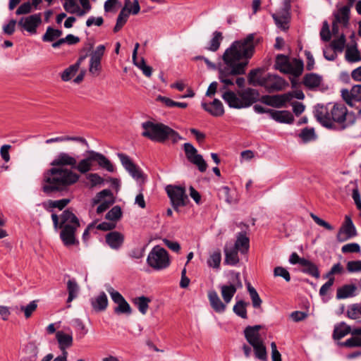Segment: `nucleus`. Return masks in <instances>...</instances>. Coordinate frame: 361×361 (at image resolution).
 <instances>
[{
	"label": "nucleus",
	"mask_w": 361,
	"mask_h": 361,
	"mask_svg": "<svg viewBox=\"0 0 361 361\" xmlns=\"http://www.w3.org/2000/svg\"><path fill=\"white\" fill-rule=\"evenodd\" d=\"M259 42L260 39H255V34L251 33L243 39L233 42L230 47L226 49L223 55V61L226 66L219 70V80L224 83L220 88L221 92L228 90V87L234 85L233 76L245 73L248 62L240 60L250 59L255 53L256 45Z\"/></svg>",
	"instance_id": "1"
},
{
	"label": "nucleus",
	"mask_w": 361,
	"mask_h": 361,
	"mask_svg": "<svg viewBox=\"0 0 361 361\" xmlns=\"http://www.w3.org/2000/svg\"><path fill=\"white\" fill-rule=\"evenodd\" d=\"M77 159L67 152H59L51 162V169L44 173L42 190L49 194L61 191L77 183L80 176L74 172Z\"/></svg>",
	"instance_id": "2"
},
{
	"label": "nucleus",
	"mask_w": 361,
	"mask_h": 361,
	"mask_svg": "<svg viewBox=\"0 0 361 361\" xmlns=\"http://www.w3.org/2000/svg\"><path fill=\"white\" fill-rule=\"evenodd\" d=\"M348 115V109L343 104H328L326 106L317 105L314 111L317 120L324 127L332 129L334 128V123L342 126V129L345 128L348 125L344 123Z\"/></svg>",
	"instance_id": "3"
},
{
	"label": "nucleus",
	"mask_w": 361,
	"mask_h": 361,
	"mask_svg": "<svg viewBox=\"0 0 361 361\" xmlns=\"http://www.w3.org/2000/svg\"><path fill=\"white\" fill-rule=\"evenodd\" d=\"M142 136L154 142L164 143L171 140L173 144H176L183 139L177 131L162 123L147 121L142 123Z\"/></svg>",
	"instance_id": "4"
},
{
	"label": "nucleus",
	"mask_w": 361,
	"mask_h": 361,
	"mask_svg": "<svg viewBox=\"0 0 361 361\" xmlns=\"http://www.w3.org/2000/svg\"><path fill=\"white\" fill-rule=\"evenodd\" d=\"M261 72V68L250 71L247 76L250 85L263 87L269 93L281 91L288 86V83L283 78L275 74L268 73L265 76H258Z\"/></svg>",
	"instance_id": "5"
},
{
	"label": "nucleus",
	"mask_w": 361,
	"mask_h": 361,
	"mask_svg": "<svg viewBox=\"0 0 361 361\" xmlns=\"http://www.w3.org/2000/svg\"><path fill=\"white\" fill-rule=\"evenodd\" d=\"M86 153L87 155L79 162L77 161L74 169L85 174L92 170V164L96 161L100 167L109 172L114 171V166L104 154L93 150H88Z\"/></svg>",
	"instance_id": "6"
},
{
	"label": "nucleus",
	"mask_w": 361,
	"mask_h": 361,
	"mask_svg": "<svg viewBox=\"0 0 361 361\" xmlns=\"http://www.w3.org/2000/svg\"><path fill=\"white\" fill-rule=\"evenodd\" d=\"M147 264L154 270H162L170 265L168 252L157 245L152 248L147 259Z\"/></svg>",
	"instance_id": "7"
},
{
	"label": "nucleus",
	"mask_w": 361,
	"mask_h": 361,
	"mask_svg": "<svg viewBox=\"0 0 361 361\" xmlns=\"http://www.w3.org/2000/svg\"><path fill=\"white\" fill-rule=\"evenodd\" d=\"M165 190L173 209L176 212H179V207H185L190 202L185 187L168 185Z\"/></svg>",
	"instance_id": "8"
},
{
	"label": "nucleus",
	"mask_w": 361,
	"mask_h": 361,
	"mask_svg": "<svg viewBox=\"0 0 361 361\" xmlns=\"http://www.w3.org/2000/svg\"><path fill=\"white\" fill-rule=\"evenodd\" d=\"M51 219L56 230L65 228L66 225L77 228L80 227L78 218L69 209L64 210L60 217L56 214H52Z\"/></svg>",
	"instance_id": "9"
},
{
	"label": "nucleus",
	"mask_w": 361,
	"mask_h": 361,
	"mask_svg": "<svg viewBox=\"0 0 361 361\" xmlns=\"http://www.w3.org/2000/svg\"><path fill=\"white\" fill-rule=\"evenodd\" d=\"M106 291L110 295L111 300L117 306L114 308V312L117 314H132V308L123 298V296L117 290H114L111 286L106 288Z\"/></svg>",
	"instance_id": "10"
},
{
	"label": "nucleus",
	"mask_w": 361,
	"mask_h": 361,
	"mask_svg": "<svg viewBox=\"0 0 361 361\" xmlns=\"http://www.w3.org/2000/svg\"><path fill=\"white\" fill-rule=\"evenodd\" d=\"M183 149L187 159L195 165L200 172H204L207 170V164L203 159V157L197 154V149L191 143H185L183 145Z\"/></svg>",
	"instance_id": "11"
},
{
	"label": "nucleus",
	"mask_w": 361,
	"mask_h": 361,
	"mask_svg": "<svg viewBox=\"0 0 361 361\" xmlns=\"http://www.w3.org/2000/svg\"><path fill=\"white\" fill-rule=\"evenodd\" d=\"M233 283L230 285H222L220 286L221 296L226 304L229 303L238 288L243 287L240 280V275L238 272L232 273Z\"/></svg>",
	"instance_id": "12"
},
{
	"label": "nucleus",
	"mask_w": 361,
	"mask_h": 361,
	"mask_svg": "<svg viewBox=\"0 0 361 361\" xmlns=\"http://www.w3.org/2000/svg\"><path fill=\"white\" fill-rule=\"evenodd\" d=\"M42 23L41 14L37 13L21 18L18 22V27L30 34H35L37 28Z\"/></svg>",
	"instance_id": "13"
},
{
	"label": "nucleus",
	"mask_w": 361,
	"mask_h": 361,
	"mask_svg": "<svg viewBox=\"0 0 361 361\" xmlns=\"http://www.w3.org/2000/svg\"><path fill=\"white\" fill-rule=\"evenodd\" d=\"M357 235L356 228L350 216H345V223L340 228L336 239L338 242L343 243L355 237Z\"/></svg>",
	"instance_id": "14"
},
{
	"label": "nucleus",
	"mask_w": 361,
	"mask_h": 361,
	"mask_svg": "<svg viewBox=\"0 0 361 361\" xmlns=\"http://www.w3.org/2000/svg\"><path fill=\"white\" fill-rule=\"evenodd\" d=\"M292 99L293 95L291 94L285 93L283 94L264 95L261 97L260 101L267 105L275 108H281Z\"/></svg>",
	"instance_id": "15"
},
{
	"label": "nucleus",
	"mask_w": 361,
	"mask_h": 361,
	"mask_svg": "<svg viewBox=\"0 0 361 361\" xmlns=\"http://www.w3.org/2000/svg\"><path fill=\"white\" fill-rule=\"evenodd\" d=\"M118 157L123 166L133 178L139 180L142 177V172L140 167L135 164L128 155L123 153H118Z\"/></svg>",
	"instance_id": "16"
},
{
	"label": "nucleus",
	"mask_w": 361,
	"mask_h": 361,
	"mask_svg": "<svg viewBox=\"0 0 361 361\" xmlns=\"http://www.w3.org/2000/svg\"><path fill=\"white\" fill-rule=\"evenodd\" d=\"M240 97L241 102H243V108H247L258 101L259 93L257 90L248 87L241 92H238Z\"/></svg>",
	"instance_id": "17"
},
{
	"label": "nucleus",
	"mask_w": 361,
	"mask_h": 361,
	"mask_svg": "<svg viewBox=\"0 0 361 361\" xmlns=\"http://www.w3.org/2000/svg\"><path fill=\"white\" fill-rule=\"evenodd\" d=\"M61 228L60 238L66 246L68 247L79 243L78 240L75 238L77 228H73L72 226L66 225L65 228Z\"/></svg>",
	"instance_id": "18"
},
{
	"label": "nucleus",
	"mask_w": 361,
	"mask_h": 361,
	"mask_svg": "<svg viewBox=\"0 0 361 361\" xmlns=\"http://www.w3.org/2000/svg\"><path fill=\"white\" fill-rule=\"evenodd\" d=\"M261 329L260 325L248 326L245 329V338L250 345L263 341L259 333Z\"/></svg>",
	"instance_id": "19"
},
{
	"label": "nucleus",
	"mask_w": 361,
	"mask_h": 361,
	"mask_svg": "<svg viewBox=\"0 0 361 361\" xmlns=\"http://www.w3.org/2000/svg\"><path fill=\"white\" fill-rule=\"evenodd\" d=\"M201 105L204 111L213 116L219 117L224 114V107L223 104L218 99H214L213 102L209 104L202 102Z\"/></svg>",
	"instance_id": "20"
},
{
	"label": "nucleus",
	"mask_w": 361,
	"mask_h": 361,
	"mask_svg": "<svg viewBox=\"0 0 361 361\" xmlns=\"http://www.w3.org/2000/svg\"><path fill=\"white\" fill-rule=\"evenodd\" d=\"M221 97L230 108L243 109V102L238 94L231 90H226L222 93Z\"/></svg>",
	"instance_id": "21"
},
{
	"label": "nucleus",
	"mask_w": 361,
	"mask_h": 361,
	"mask_svg": "<svg viewBox=\"0 0 361 361\" xmlns=\"http://www.w3.org/2000/svg\"><path fill=\"white\" fill-rule=\"evenodd\" d=\"M105 240L113 250H118L124 242V235L118 231H111L106 235Z\"/></svg>",
	"instance_id": "22"
},
{
	"label": "nucleus",
	"mask_w": 361,
	"mask_h": 361,
	"mask_svg": "<svg viewBox=\"0 0 361 361\" xmlns=\"http://www.w3.org/2000/svg\"><path fill=\"white\" fill-rule=\"evenodd\" d=\"M24 356L20 361H37L39 348L35 341H30L23 349Z\"/></svg>",
	"instance_id": "23"
},
{
	"label": "nucleus",
	"mask_w": 361,
	"mask_h": 361,
	"mask_svg": "<svg viewBox=\"0 0 361 361\" xmlns=\"http://www.w3.org/2000/svg\"><path fill=\"white\" fill-rule=\"evenodd\" d=\"M208 298L212 309L218 313L224 312L226 308V303H224L214 290L208 292Z\"/></svg>",
	"instance_id": "24"
},
{
	"label": "nucleus",
	"mask_w": 361,
	"mask_h": 361,
	"mask_svg": "<svg viewBox=\"0 0 361 361\" xmlns=\"http://www.w3.org/2000/svg\"><path fill=\"white\" fill-rule=\"evenodd\" d=\"M270 117L279 123L290 124L294 121L293 114L290 111L286 110L277 111L272 109V111H270Z\"/></svg>",
	"instance_id": "25"
},
{
	"label": "nucleus",
	"mask_w": 361,
	"mask_h": 361,
	"mask_svg": "<svg viewBox=\"0 0 361 361\" xmlns=\"http://www.w3.org/2000/svg\"><path fill=\"white\" fill-rule=\"evenodd\" d=\"M322 81V77L317 73H307L304 75L302 83L308 89L312 90L318 87Z\"/></svg>",
	"instance_id": "26"
},
{
	"label": "nucleus",
	"mask_w": 361,
	"mask_h": 361,
	"mask_svg": "<svg viewBox=\"0 0 361 361\" xmlns=\"http://www.w3.org/2000/svg\"><path fill=\"white\" fill-rule=\"evenodd\" d=\"M56 338L61 350H66L73 345V336L71 334H65L62 331L56 332Z\"/></svg>",
	"instance_id": "27"
},
{
	"label": "nucleus",
	"mask_w": 361,
	"mask_h": 361,
	"mask_svg": "<svg viewBox=\"0 0 361 361\" xmlns=\"http://www.w3.org/2000/svg\"><path fill=\"white\" fill-rule=\"evenodd\" d=\"M91 305L96 312H102L108 306V298L104 292H101L99 295L91 299Z\"/></svg>",
	"instance_id": "28"
},
{
	"label": "nucleus",
	"mask_w": 361,
	"mask_h": 361,
	"mask_svg": "<svg viewBox=\"0 0 361 361\" xmlns=\"http://www.w3.org/2000/svg\"><path fill=\"white\" fill-rule=\"evenodd\" d=\"M131 2L130 0H125L124 7L120 11L117 19L116 25L114 27V32H117L121 30L123 25L126 23L129 14L126 11L127 7L130 5Z\"/></svg>",
	"instance_id": "29"
},
{
	"label": "nucleus",
	"mask_w": 361,
	"mask_h": 361,
	"mask_svg": "<svg viewBox=\"0 0 361 361\" xmlns=\"http://www.w3.org/2000/svg\"><path fill=\"white\" fill-rule=\"evenodd\" d=\"M350 6H343L334 15V20L342 24L344 27L348 25L350 18Z\"/></svg>",
	"instance_id": "30"
},
{
	"label": "nucleus",
	"mask_w": 361,
	"mask_h": 361,
	"mask_svg": "<svg viewBox=\"0 0 361 361\" xmlns=\"http://www.w3.org/2000/svg\"><path fill=\"white\" fill-rule=\"evenodd\" d=\"M250 246V240L246 236L245 233L243 232H240L237 235V239L235 243V247L233 248L236 249L238 251L240 250L242 253L246 252Z\"/></svg>",
	"instance_id": "31"
},
{
	"label": "nucleus",
	"mask_w": 361,
	"mask_h": 361,
	"mask_svg": "<svg viewBox=\"0 0 361 361\" xmlns=\"http://www.w3.org/2000/svg\"><path fill=\"white\" fill-rule=\"evenodd\" d=\"M70 202L69 199H61L59 200H49L42 203L43 207L48 212H52V209L58 208L62 210Z\"/></svg>",
	"instance_id": "32"
},
{
	"label": "nucleus",
	"mask_w": 361,
	"mask_h": 361,
	"mask_svg": "<svg viewBox=\"0 0 361 361\" xmlns=\"http://www.w3.org/2000/svg\"><path fill=\"white\" fill-rule=\"evenodd\" d=\"M350 332V326L342 322L334 326L333 338L334 340H340Z\"/></svg>",
	"instance_id": "33"
},
{
	"label": "nucleus",
	"mask_w": 361,
	"mask_h": 361,
	"mask_svg": "<svg viewBox=\"0 0 361 361\" xmlns=\"http://www.w3.org/2000/svg\"><path fill=\"white\" fill-rule=\"evenodd\" d=\"M84 59L85 56L80 57V59L75 63L70 66L63 71L61 75L63 81H69L72 78V77L78 72L80 62Z\"/></svg>",
	"instance_id": "34"
},
{
	"label": "nucleus",
	"mask_w": 361,
	"mask_h": 361,
	"mask_svg": "<svg viewBox=\"0 0 361 361\" xmlns=\"http://www.w3.org/2000/svg\"><path fill=\"white\" fill-rule=\"evenodd\" d=\"M251 346L253 348L255 358L260 361H268L267 348L263 341Z\"/></svg>",
	"instance_id": "35"
},
{
	"label": "nucleus",
	"mask_w": 361,
	"mask_h": 361,
	"mask_svg": "<svg viewBox=\"0 0 361 361\" xmlns=\"http://www.w3.org/2000/svg\"><path fill=\"white\" fill-rule=\"evenodd\" d=\"M67 290L68 293L67 302L69 303L78 297L80 290L79 286L75 279H72L68 281Z\"/></svg>",
	"instance_id": "36"
},
{
	"label": "nucleus",
	"mask_w": 361,
	"mask_h": 361,
	"mask_svg": "<svg viewBox=\"0 0 361 361\" xmlns=\"http://www.w3.org/2000/svg\"><path fill=\"white\" fill-rule=\"evenodd\" d=\"M133 304L137 307L142 314H145L149 308L151 300L145 296H140L133 299Z\"/></svg>",
	"instance_id": "37"
},
{
	"label": "nucleus",
	"mask_w": 361,
	"mask_h": 361,
	"mask_svg": "<svg viewBox=\"0 0 361 361\" xmlns=\"http://www.w3.org/2000/svg\"><path fill=\"white\" fill-rule=\"evenodd\" d=\"M303 68L304 64L302 61L295 59L293 64L290 63L288 68L285 71V73H289L298 78L302 74Z\"/></svg>",
	"instance_id": "38"
},
{
	"label": "nucleus",
	"mask_w": 361,
	"mask_h": 361,
	"mask_svg": "<svg viewBox=\"0 0 361 361\" xmlns=\"http://www.w3.org/2000/svg\"><path fill=\"white\" fill-rule=\"evenodd\" d=\"M303 262V269L302 271L305 274L310 275L316 279H319L320 276V273L319 269L316 264H314L311 261L306 259L305 261H302Z\"/></svg>",
	"instance_id": "39"
},
{
	"label": "nucleus",
	"mask_w": 361,
	"mask_h": 361,
	"mask_svg": "<svg viewBox=\"0 0 361 361\" xmlns=\"http://www.w3.org/2000/svg\"><path fill=\"white\" fill-rule=\"evenodd\" d=\"M245 285L247 286V291L252 300L253 307L259 308L262 303V300L260 298L259 294L257 293L256 289L253 286H252L251 283L249 281H246Z\"/></svg>",
	"instance_id": "40"
},
{
	"label": "nucleus",
	"mask_w": 361,
	"mask_h": 361,
	"mask_svg": "<svg viewBox=\"0 0 361 361\" xmlns=\"http://www.w3.org/2000/svg\"><path fill=\"white\" fill-rule=\"evenodd\" d=\"M355 290L356 287L355 285H344L338 288L336 292V298L344 299L351 297L354 295Z\"/></svg>",
	"instance_id": "41"
},
{
	"label": "nucleus",
	"mask_w": 361,
	"mask_h": 361,
	"mask_svg": "<svg viewBox=\"0 0 361 361\" xmlns=\"http://www.w3.org/2000/svg\"><path fill=\"white\" fill-rule=\"evenodd\" d=\"M225 263L229 265H235L239 262L238 250L235 248H225Z\"/></svg>",
	"instance_id": "42"
},
{
	"label": "nucleus",
	"mask_w": 361,
	"mask_h": 361,
	"mask_svg": "<svg viewBox=\"0 0 361 361\" xmlns=\"http://www.w3.org/2000/svg\"><path fill=\"white\" fill-rule=\"evenodd\" d=\"M156 101L162 102L167 107H179L181 109L188 107V104L185 102H175L169 97L161 95H158L156 98Z\"/></svg>",
	"instance_id": "43"
},
{
	"label": "nucleus",
	"mask_w": 361,
	"mask_h": 361,
	"mask_svg": "<svg viewBox=\"0 0 361 361\" xmlns=\"http://www.w3.org/2000/svg\"><path fill=\"white\" fill-rule=\"evenodd\" d=\"M290 64L288 58L283 54H278L276 58L275 68L285 73Z\"/></svg>",
	"instance_id": "44"
},
{
	"label": "nucleus",
	"mask_w": 361,
	"mask_h": 361,
	"mask_svg": "<svg viewBox=\"0 0 361 361\" xmlns=\"http://www.w3.org/2000/svg\"><path fill=\"white\" fill-rule=\"evenodd\" d=\"M62 35V31L58 29H54L51 27L47 28L46 32L42 36V40L44 42H53L56 39L60 37Z\"/></svg>",
	"instance_id": "45"
},
{
	"label": "nucleus",
	"mask_w": 361,
	"mask_h": 361,
	"mask_svg": "<svg viewBox=\"0 0 361 361\" xmlns=\"http://www.w3.org/2000/svg\"><path fill=\"white\" fill-rule=\"evenodd\" d=\"M249 305L248 302H246L243 300L238 301L235 305L233 306V310L235 314L240 317L243 319H247V310L246 307Z\"/></svg>",
	"instance_id": "46"
},
{
	"label": "nucleus",
	"mask_w": 361,
	"mask_h": 361,
	"mask_svg": "<svg viewBox=\"0 0 361 361\" xmlns=\"http://www.w3.org/2000/svg\"><path fill=\"white\" fill-rule=\"evenodd\" d=\"M223 39L222 33L219 31H215L213 33V37L209 42V45L207 48V49L212 51H216L219 49L221 42Z\"/></svg>",
	"instance_id": "47"
},
{
	"label": "nucleus",
	"mask_w": 361,
	"mask_h": 361,
	"mask_svg": "<svg viewBox=\"0 0 361 361\" xmlns=\"http://www.w3.org/2000/svg\"><path fill=\"white\" fill-rule=\"evenodd\" d=\"M346 314L351 319H360L361 317V305L355 303L348 306Z\"/></svg>",
	"instance_id": "48"
},
{
	"label": "nucleus",
	"mask_w": 361,
	"mask_h": 361,
	"mask_svg": "<svg viewBox=\"0 0 361 361\" xmlns=\"http://www.w3.org/2000/svg\"><path fill=\"white\" fill-rule=\"evenodd\" d=\"M345 57L348 61L351 63L361 61L360 52L356 47L348 48Z\"/></svg>",
	"instance_id": "49"
},
{
	"label": "nucleus",
	"mask_w": 361,
	"mask_h": 361,
	"mask_svg": "<svg viewBox=\"0 0 361 361\" xmlns=\"http://www.w3.org/2000/svg\"><path fill=\"white\" fill-rule=\"evenodd\" d=\"M101 59L90 58L89 71L94 76H98L100 73L102 66Z\"/></svg>",
	"instance_id": "50"
},
{
	"label": "nucleus",
	"mask_w": 361,
	"mask_h": 361,
	"mask_svg": "<svg viewBox=\"0 0 361 361\" xmlns=\"http://www.w3.org/2000/svg\"><path fill=\"white\" fill-rule=\"evenodd\" d=\"M221 260V251L217 250L214 251L208 259L207 263L209 267L219 268Z\"/></svg>",
	"instance_id": "51"
},
{
	"label": "nucleus",
	"mask_w": 361,
	"mask_h": 361,
	"mask_svg": "<svg viewBox=\"0 0 361 361\" xmlns=\"http://www.w3.org/2000/svg\"><path fill=\"white\" fill-rule=\"evenodd\" d=\"M37 301L32 300L25 306L22 305L20 309V311L23 312L25 317L28 319L32 316V313L37 310Z\"/></svg>",
	"instance_id": "52"
},
{
	"label": "nucleus",
	"mask_w": 361,
	"mask_h": 361,
	"mask_svg": "<svg viewBox=\"0 0 361 361\" xmlns=\"http://www.w3.org/2000/svg\"><path fill=\"white\" fill-rule=\"evenodd\" d=\"M64 9L69 13H76L79 16L80 6L76 0H66L63 4Z\"/></svg>",
	"instance_id": "53"
},
{
	"label": "nucleus",
	"mask_w": 361,
	"mask_h": 361,
	"mask_svg": "<svg viewBox=\"0 0 361 361\" xmlns=\"http://www.w3.org/2000/svg\"><path fill=\"white\" fill-rule=\"evenodd\" d=\"M271 16L278 27L282 28L283 30L288 28V24L290 21V19L286 16L277 15L276 13H272Z\"/></svg>",
	"instance_id": "54"
},
{
	"label": "nucleus",
	"mask_w": 361,
	"mask_h": 361,
	"mask_svg": "<svg viewBox=\"0 0 361 361\" xmlns=\"http://www.w3.org/2000/svg\"><path fill=\"white\" fill-rule=\"evenodd\" d=\"M345 37L343 34H342L339 38L334 39L331 42V48H332L336 51L342 52L345 47Z\"/></svg>",
	"instance_id": "55"
},
{
	"label": "nucleus",
	"mask_w": 361,
	"mask_h": 361,
	"mask_svg": "<svg viewBox=\"0 0 361 361\" xmlns=\"http://www.w3.org/2000/svg\"><path fill=\"white\" fill-rule=\"evenodd\" d=\"M122 215V211L119 206L114 207L111 210H109L106 214V219L110 221H117L118 220Z\"/></svg>",
	"instance_id": "56"
},
{
	"label": "nucleus",
	"mask_w": 361,
	"mask_h": 361,
	"mask_svg": "<svg viewBox=\"0 0 361 361\" xmlns=\"http://www.w3.org/2000/svg\"><path fill=\"white\" fill-rule=\"evenodd\" d=\"M341 345L348 348L361 347V336H353L341 343Z\"/></svg>",
	"instance_id": "57"
},
{
	"label": "nucleus",
	"mask_w": 361,
	"mask_h": 361,
	"mask_svg": "<svg viewBox=\"0 0 361 361\" xmlns=\"http://www.w3.org/2000/svg\"><path fill=\"white\" fill-rule=\"evenodd\" d=\"M73 326L75 329L78 331V336L80 338L85 336L87 333V329L85 327L84 323L80 319H75L73 321Z\"/></svg>",
	"instance_id": "58"
},
{
	"label": "nucleus",
	"mask_w": 361,
	"mask_h": 361,
	"mask_svg": "<svg viewBox=\"0 0 361 361\" xmlns=\"http://www.w3.org/2000/svg\"><path fill=\"white\" fill-rule=\"evenodd\" d=\"M341 251L343 253H357L360 252V246L356 243H348L342 247Z\"/></svg>",
	"instance_id": "59"
},
{
	"label": "nucleus",
	"mask_w": 361,
	"mask_h": 361,
	"mask_svg": "<svg viewBox=\"0 0 361 361\" xmlns=\"http://www.w3.org/2000/svg\"><path fill=\"white\" fill-rule=\"evenodd\" d=\"M274 274L275 276H281L287 282L290 281V276L289 272L282 267H276L274 268Z\"/></svg>",
	"instance_id": "60"
},
{
	"label": "nucleus",
	"mask_w": 361,
	"mask_h": 361,
	"mask_svg": "<svg viewBox=\"0 0 361 361\" xmlns=\"http://www.w3.org/2000/svg\"><path fill=\"white\" fill-rule=\"evenodd\" d=\"M32 6V3L31 4L30 1L25 2L17 8L16 14L19 16L30 13Z\"/></svg>",
	"instance_id": "61"
},
{
	"label": "nucleus",
	"mask_w": 361,
	"mask_h": 361,
	"mask_svg": "<svg viewBox=\"0 0 361 361\" xmlns=\"http://www.w3.org/2000/svg\"><path fill=\"white\" fill-rule=\"evenodd\" d=\"M300 137L305 141L308 142L314 138V130L313 128H304L300 134Z\"/></svg>",
	"instance_id": "62"
},
{
	"label": "nucleus",
	"mask_w": 361,
	"mask_h": 361,
	"mask_svg": "<svg viewBox=\"0 0 361 361\" xmlns=\"http://www.w3.org/2000/svg\"><path fill=\"white\" fill-rule=\"evenodd\" d=\"M87 178L90 180L92 187L101 185L104 183V179L97 173H89Z\"/></svg>",
	"instance_id": "63"
},
{
	"label": "nucleus",
	"mask_w": 361,
	"mask_h": 361,
	"mask_svg": "<svg viewBox=\"0 0 361 361\" xmlns=\"http://www.w3.org/2000/svg\"><path fill=\"white\" fill-rule=\"evenodd\" d=\"M347 269L349 272H361V260L348 262Z\"/></svg>",
	"instance_id": "64"
}]
</instances>
